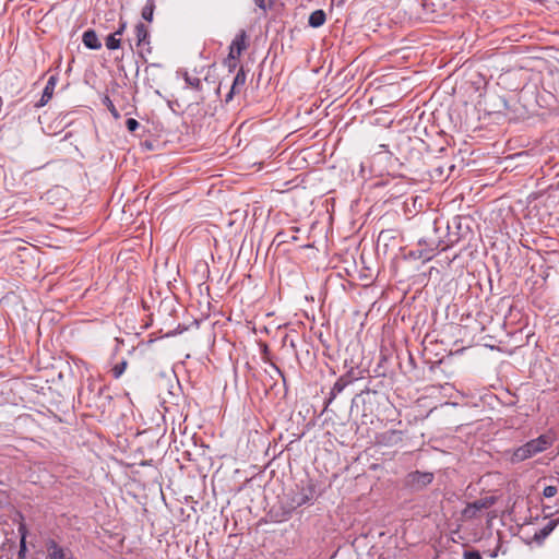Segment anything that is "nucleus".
<instances>
[{"instance_id": "20", "label": "nucleus", "mask_w": 559, "mask_h": 559, "mask_svg": "<svg viewBox=\"0 0 559 559\" xmlns=\"http://www.w3.org/2000/svg\"><path fill=\"white\" fill-rule=\"evenodd\" d=\"M126 126L130 132H134L139 128L140 123L135 119L129 118L126 121Z\"/></svg>"}, {"instance_id": "25", "label": "nucleus", "mask_w": 559, "mask_h": 559, "mask_svg": "<svg viewBox=\"0 0 559 559\" xmlns=\"http://www.w3.org/2000/svg\"><path fill=\"white\" fill-rule=\"evenodd\" d=\"M255 1V4L260 8V9H263V10H266L267 8L271 7L272 2L270 1L269 3L266 2V0H254Z\"/></svg>"}, {"instance_id": "10", "label": "nucleus", "mask_w": 559, "mask_h": 559, "mask_svg": "<svg viewBox=\"0 0 559 559\" xmlns=\"http://www.w3.org/2000/svg\"><path fill=\"white\" fill-rule=\"evenodd\" d=\"M47 549L50 559H74L68 558L63 548H61L53 539L48 540Z\"/></svg>"}, {"instance_id": "26", "label": "nucleus", "mask_w": 559, "mask_h": 559, "mask_svg": "<svg viewBox=\"0 0 559 559\" xmlns=\"http://www.w3.org/2000/svg\"><path fill=\"white\" fill-rule=\"evenodd\" d=\"M26 549V544H25V534L22 533V538H21V543H20V552L19 555L21 556Z\"/></svg>"}, {"instance_id": "24", "label": "nucleus", "mask_w": 559, "mask_h": 559, "mask_svg": "<svg viewBox=\"0 0 559 559\" xmlns=\"http://www.w3.org/2000/svg\"><path fill=\"white\" fill-rule=\"evenodd\" d=\"M126 27H127V22L121 19L120 23H119V27L115 32V35L121 36L123 34Z\"/></svg>"}, {"instance_id": "8", "label": "nucleus", "mask_w": 559, "mask_h": 559, "mask_svg": "<svg viewBox=\"0 0 559 559\" xmlns=\"http://www.w3.org/2000/svg\"><path fill=\"white\" fill-rule=\"evenodd\" d=\"M57 76L56 75H51L47 83H46V86L43 91V94H41V97L40 99L38 100V103H36V107H44L52 97L53 95V91H55V87L57 85Z\"/></svg>"}, {"instance_id": "27", "label": "nucleus", "mask_w": 559, "mask_h": 559, "mask_svg": "<svg viewBox=\"0 0 559 559\" xmlns=\"http://www.w3.org/2000/svg\"><path fill=\"white\" fill-rule=\"evenodd\" d=\"M274 369L276 370V372L284 379V374L283 372L280 370V368H277L276 366H274Z\"/></svg>"}, {"instance_id": "21", "label": "nucleus", "mask_w": 559, "mask_h": 559, "mask_svg": "<svg viewBox=\"0 0 559 559\" xmlns=\"http://www.w3.org/2000/svg\"><path fill=\"white\" fill-rule=\"evenodd\" d=\"M557 492H558V490H557L556 486H547L544 488L543 495L546 498H551V497L556 496Z\"/></svg>"}, {"instance_id": "15", "label": "nucleus", "mask_w": 559, "mask_h": 559, "mask_svg": "<svg viewBox=\"0 0 559 559\" xmlns=\"http://www.w3.org/2000/svg\"><path fill=\"white\" fill-rule=\"evenodd\" d=\"M309 498H307V496H304L302 495V491L299 490L298 492H296L292 499H290V503H289V508L290 509H296L298 507H301L304 504H307L309 503Z\"/></svg>"}, {"instance_id": "14", "label": "nucleus", "mask_w": 559, "mask_h": 559, "mask_svg": "<svg viewBox=\"0 0 559 559\" xmlns=\"http://www.w3.org/2000/svg\"><path fill=\"white\" fill-rule=\"evenodd\" d=\"M155 10V0H147L145 5L142 9L141 16L146 22L153 21Z\"/></svg>"}, {"instance_id": "5", "label": "nucleus", "mask_w": 559, "mask_h": 559, "mask_svg": "<svg viewBox=\"0 0 559 559\" xmlns=\"http://www.w3.org/2000/svg\"><path fill=\"white\" fill-rule=\"evenodd\" d=\"M496 502L493 497H485L478 499L472 503H468L466 508L463 510L462 515L465 519H474L478 515V513L483 510L491 508Z\"/></svg>"}, {"instance_id": "3", "label": "nucleus", "mask_w": 559, "mask_h": 559, "mask_svg": "<svg viewBox=\"0 0 559 559\" xmlns=\"http://www.w3.org/2000/svg\"><path fill=\"white\" fill-rule=\"evenodd\" d=\"M246 39L247 35L245 31H240L239 34L236 35L231 45L229 47V55L227 58L229 69H234L237 66V60L240 57L241 52L246 49Z\"/></svg>"}, {"instance_id": "22", "label": "nucleus", "mask_w": 559, "mask_h": 559, "mask_svg": "<svg viewBox=\"0 0 559 559\" xmlns=\"http://www.w3.org/2000/svg\"><path fill=\"white\" fill-rule=\"evenodd\" d=\"M106 104H107L108 110L111 112L114 118L118 119L120 117V115H119L117 108L114 106L112 102L108 97H106Z\"/></svg>"}, {"instance_id": "2", "label": "nucleus", "mask_w": 559, "mask_h": 559, "mask_svg": "<svg viewBox=\"0 0 559 559\" xmlns=\"http://www.w3.org/2000/svg\"><path fill=\"white\" fill-rule=\"evenodd\" d=\"M433 473L415 471L406 475L404 485L412 491H420L433 480Z\"/></svg>"}, {"instance_id": "23", "label": "nucleus", "mask_w": 559, "mask_h": 559, "mask_svg": "<svg viewBox=\"0 0 559 559\" xmlns=\"http://www.w3.org/2000/svg\"><path fill=\"white\" fill-rule=\"evenodd\" d=\"M464 559H481V556L476 550H468L464 552Z\"/></svg>"}, {"instance_id": "16", "label": "nucleus", "mask_w": 559, "mask_h": 559, "mask_svg": "<svg viewBox=\"0 0 559 559\" xmlns=\"http://www.w3.org/2000/svg\"><path fill=\"white\" fill-rule=\"evenodd\" d=\"M121 45V39L118 35H115V33L110 34L106 38V47L109 50L118 49Z\"/></svg>"}, {"instance_id": "1", "label": "nucleus", "mask_w": 559, "mask_h": 559, "mask_svg": "<svg viewBox=\"0 0 559 559\" xmlns=\"http://www.w3.org/2000/svg\"><path fill=\"white\" fill-rule=\"evenodd\" d=\"M554 441H555V439L551 435H549V433L540 435L538 438L532 439L528 442H526L525 444L516 448L513 451V453L510 457V461H511V463L516 464V463L523 462L527 459H531V457L535 456L536 454L542 453V452L546 451L547 449H549L552 445Z\"/></svg>"}, {"instance_id": "12", "label": "nucleus", "mask_w": 559, "mask_h": 559, "mask_svg": "<svg viewBox=\"0 0 559 559\" xmlns=\"http://www.w3.org/2000/svg\"><path fill=\"white\" fill-rule=\"evenodd\" d=\"M326 15L323 10L313 11L308 20V23L311 27L318 28L325 23Z\"/></svg>"}, {"instance_id": "17", "label": "nucleus", "mask_w": 559, "mask_h": 559, "mask_svg": "<svg viewBox=\"0 0 559 559\" xmlns=\"http://www.w3.org/2000/svg\"><path fill=\"white\" fill-rule=\"evenodd\" d=\"M300 490L302 491L304 496H307V498H309L310 502L314 499L316 489L312 483H308L306 486H302Z\"/></svg>"}, {"instance_id": "7", "label": "nucleus", "mask_w": 559, "mask_h": 559, "mask_svg": "<svg viewBox=\"0 0 559 559\" xmlns=\"http://www.w3.org/2000/svg\"><path fill=\"white\" fill-rule=\"evenodd\" d=\"M246 72L243 71L242 68H240L237 72V74L235 75L234 78V81H233V84H231V87H230V91L229 93L227 94L226 96V102H229L231 100L233 96L235 94H238L240 93V91L242 90V87L245 86L246 84Z\"/></svg>"}, {"instance_id": "9", "label": "nucleus", "mask_w": 559, "mask_h": 559, "mask_svg": "<svg viewBox=\"0 0 559 559\" xmlns=\"http://www.w3.org/2000/svg\"><path fill=\"white\" fill-rule=\"evenodd\" d=\"M82 41L88 49L98 50L102 48V43L94 29H87L83 33Z\"/></svg>"}, {"instance_id": "4", "label": "nucleus", "mask_w": 559, "mask_h": 559, "mask_svg": "<svg viewBox=\"0 0 559 559\" xmlns=\"http://www.w3.org/2000/svg\"><path fill=\"white\" fill-rule=\"evenodd\" d=\"M135 45L141 56L152 52L148 27L139 22L134 27Z\"/></svg>"}, {"instance_id": "6", "label": "nucleus", "mask_w": 559, "mask_h": 559, "mask_svg": "<svg viewBox=\"0 0 559 559\" xmlns=\"http://www.w3.org/2000/svg\"><path fill=\"white\" fill-rule=\"evenodd\" d=\"M402 441L401 431L397 430H388L379 433L376 437V442L379 445L383 447H393Z\"/></svg>"}, {"instance_id": "13", "label": "nucleus", "mask_w": 559, "mask_h": 559, "mask_svg": "<svg viewBox=\"0 0 559 559\" xmlns=\"http://www.w3.org/2000/svg\"><path fill=\"white\" fill-rule=\"evenodd\" d=\"M559 520L549 521L539 532H536L534 539L537 542L544 540L557 526Z\"/></svg>"}, {"instance_id": "11", "label": "nucleus", "mask_w": 559, "mask_h": 559, "mask_svg": "<svg viewBox=\"0 0 559 559\" xmlns=\"http://www.w3.org/2000/svg\"><path fill=\"white\" fill-rule=\"evenodd\" d=\"M350 382L352 378H349L348 374L342 376L340 379H337L331 390L329 402L334 400L336 395L340 394Z\"/></svg>"}, {"instance_id": "19", "label": "nucleus", "mask_w": 559, "mask_h": 559, "mask_svg": "<svg viewBox=\"0 0 559 559\" xmlns=\"http://www.w3.org/2000/svg\"><path fill=\"white\" fill-rule=\"evenodd\" d=\"M185 80L190 86H192L194 88H199L201 85V80L199 78H192V76L186 75Z\"/></svg>"}, {"instance_id": "18", "label": "nucleus", "mask_w": 559, "mask_h": 559, "mask_svg": "<svg viewBox=\"0 0 559 559\" xmlns=\"http://www.w3.org/2000/svg\"><path fill=\"white\" fill-rule=\"evenodd\" d=\"M126 368H127V361H121V362L115 365L114 368L111 369L112 376L116 379L120 378L123 374Z\"/></svg>"}]
</instances>
